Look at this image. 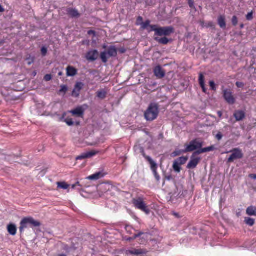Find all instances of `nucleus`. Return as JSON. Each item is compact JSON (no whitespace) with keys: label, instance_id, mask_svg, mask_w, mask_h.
<instances>
[{"label":"nucleus","instance_id":"obj_1","mask_svg":"<svg viewBox=\"0 0 256 256\" xmlns=\"http://www.w3.org/2000/svg\"><path fill=\"white\" fill-rule=\"evenodd\" d=\"M40 226V222L39 221L35 220L32 217L24 218L20 221L19 231L22 234L24 232V230L29 227H38Z\"/></svg>","mask_w":256,"mask_h":256},{"label":"nucleus","instance_id":"obj_2","mask_svg":"<svg viewBox=\"0 0 256 256\" xmlns=\"http://www.w3.org/2000/svg\"><path fill=\"white\" fill-rule=\"evenodd\" d=\"M159 106L156 103H151L144 112V117L148 121H152L156 118L159 113Z\"/></svg>","mask_w":256,"mask_h":256},{"label":"nucleus","instance_id":"obj_3","mask_svg":"<svg viewBox=\"0 0 256 256\" xmlns=\"http://www.w3.org/2000/svg\"><path fill=\"white\" fill-rule=\"evenodd\" d=\"M19 156L14 154L0 152V165H6L18 162Z\"/></svg>","mask_w":256,"mask_h":256},{"label":"nucleus","instance_id":"obj_4","mask_svg":"<svg viewBox=\"0 0 256 256\" xmlns=\"http://www.w3.org/2000/svg\"><path fill=\"white\" fill-rule=\"evenodd\" d=\"M142 153L143 156L146 158V159L149 162L151 169L154 174V176L158 182L160 180V176H158L157 172V164L149 156H146L144 150H142Z\"/></svg>","mask_w":256,"mask_h":256},{"label":"nucleus","instance_id":"obj_5","mask_svg":"<svg viewBox=\"0 0 256 256\" xmlns=\"http://www.w3.org/2000/svg\"><path fill=\"white\" fill-rule=\"evenodd\" d=\"M202 142L198 140H194L191 141L190 144L186 146L184 152H191L194 150L202 148Z\"/></svg>","mask_w":256,"mask_h":256},{"label":"nucleus","instance_id":"obj_6","mask_svg":"<svg viewBox=\"0 0 256 256\" xmlns=\"http://www.w3.org/2000/svg\"><path fill=\"white\" fill-rule=\"evenodd\" d=\"M188 160L187 156H182L176 160L174 162L172 168L175 172L177 173L180 172L181 170L180 166L184 164Z\"/></svg>","mask_w":256,"mask_h":256},{"label":"nucleus","instance_id":"obj_7","mask_svg":"<svg viewBox=\"0 0 256 256\" xmlns=\"http://www.w3.org/2000/svg\"><path fill=\"white\" fill-rule=\"evenodd\" d=\"M174 32V28L172 26L158 27L156 36H169Z\"/></svg>","mask_w":256,"mask_h":256},{"label":"nucleus","instance_id":"obj_8","mask_svg":"<svg viewBox=\"0 0 256 256\" xmlns=\"http://www.w3.org/2000/svg\"><path fill=\"white\" fill-rule=\"evenodd\" d=\"M232 152V154L228 160L227 162L228 163L232 162L234 160L240 159L242 158L244 156L242 150L238 148H234L230 152ZM226 153H228V152H226Z\"/></svg>","mask_w":256,"mask_h":256},{"label":"nucleus","instance_id":"obj_9","mask_svg":"<svg viewBox=\"0 0 256 256\" xmlns=\"http://www.w3.org/2000/svg\"><path fill=\"white\" fill-rule=\"evenodd\" d=\"M133 204L136 208L142 210L146 214H150V210L146 206V204L142 201V199L140 198L136 200L134 199Z\"/></svg>","mask_w":256,"mask_h":256},{"label":"nucleus","instance_id":"obj_10","mask_svg":"<svg viewBox=\"0 0 256 256\" xmlns=\"http://www.w3.org/2000/svg\"><path fill=\"white\" fill-rule=\"evenodd\" d=\"M222 93L224 100L228 104H233L235 103L236 100L230 90L224 89L222 90Z\"/></svg>","mask_w":256,"mask_h":256},{"label":"nucleus","instance_id":"obj_11","mask_svg":"<svg viewBox=\"0 0 256 256\" xmlns=\"http://www.w3.org/2000/svg\"><path fill=\"white\" fill-rule=\"evenodd\" d=\"M98 56L99 53L97 50H92L87 52L86 58L87 60L94 62L98 58Z\"/></svg>","mask_w":256,"mask_h":256},{"label":"nucleus","instance_id":"obj_12","mask_svg":"<svg viewBox=\"0 0 256 256\" xmlns=\"http://www.w3.org/2000/svg\"><path fill=\"white\" fill-rule=\"evenodd\" d=\"M154 76L158 78H162L165 76V71L160 66H156L154 69Z\"/></svg>","mask_w":256,"mask_h":256},{"label":"nucleus","instance_id":"obj_13","mask_svg":"<svg viewBox=\"0 0 256 256\" xmlns=\"http://www.w3.org/2000/svg\"><path fill=\"white\" fill-rule=\"evenodd\" d=\"M200 160V158H196L194 157V156H192L190 160L187 165V168L188 169L194 168L198 164Z\"/></svg>","mask_w":256,"mask_h":256},{"label":"nucleus","instance_id":"obj_14","mask_svg":"<svg viewBox=\"0 0 256 256\" xmlns=\"http://www.w3.org/2000/svg\"><path fill=\"white\" fill-rule=\"evenodd\" d=\"M84 84L82 82H77L72 90V96L74 97H78L80 96V92Z\"/></svg>","mask_w":256,"mask_h":256},{"label":"nucleus","instance_id":"obj_15","mask_svg":"<svg viewBox=\"0 0 256 256\" xmlns=\"http://www.w3.org/2000/svg\"><path fill=\"white\" fill-rule=\"evenodd\" d=\"M84 108L82 106H79L76 108L70 111L72 116H76L78 117H82Z\"/></svg>","mask_w":256,"mask_h":256},{"label":"nucleus","instance_id":"obj_16","mask_svg":"<svg viewBox=\"0 0 256 256\" xmlns=\"http://www.w3.org/2000/svg\"><path fill=\"white\" fill-rule=\"evenodd\" d=\"M7 230L10 234L15 236L16 234L17 228L15 224L10 223L7 226Z\"/></svg>","mask_w":256,"mask_h":256},{"label":"nucleus","instance_id":"obj_17","mask_svg":"<svg viewBox=\"0 0 256 256\" xmlns=\"http://www.w3.org/2000/svg\"><path fill=\"white\" fill-rule=\"evenodd\" d=\"M234 116L236 121H240L244 118L245 113L242 110H237L234 112Z\"/></svg>","mask_w":256,"mask_h":256},{"label":"nucleus","instance_id":"obj_18","mask_svg":"<svg viewBox=\"0 0 256 256\" xmlns=\"http://www.w3.org/2000/svg\"><path fill=\"white\" fill-rule=\"evenodd\" d=\"M218 24L222 28H225L226 27V18L224 16L220 15L218 17Z\"/></svg>","mask_w":256,"mask_h":256},{"label":"nucleus","instance_id":"obj_19","mask_svg":"<svg viewBox=\"0 0 256 256\" xmlns=\"http://www.w3.org/2000/svg\"><path fill=\"white\" fill-rule=\"evenodd\" d=\"M67 12L68 14L72 18H79L80 16V14L78 11L74 8H68L67 10Z\"/></svg>","mask_w":256,"mask_h":256},{"label":"nucleus","instance_id":"obj_20","mask_svg":"<svg viewBox=\"0 0 256 256\" xmlns=\"http://www.w3.org/2000/svg\"><path fill=\"white\" fill-rule=\"evenodd\" d=\"M107 53L110 57H115L117 56V50L115 46H111L108 48Z\"/></svg>","mask_w":256,"mask_h":256},{"label":"nucleus","instance_id":"obj_21","mask_svg":"<svg viewBox=\"0 0 256 256\" xmlns=\"http://www.w3.org/2000/svg\"><path fill=\"white\" fill-rule=\"evenodd\" d=\"M246 214L250 216H256V206H250L247 208Z\"/></svg>","mask_w":256,"mask_h":256},{"label":"nucleus","instance_id":"obj_22","mask_svg":"<svg viewBox=\"0 0 256 256\" xmlns=\"http://www.w3.org/2000/svg\"><path fill=\"white\" fill-rule=\"evenodd\" d=\"M67 72L66 74L68 76H73L76 75L77 70L76 68L72 66H68L66 68Z\"/></svg>","mask_w":256,"mask_h":256},{"label":"nucleus","instance_id":"obj_23","mask_svg":"<svg viewBox=\"0 0 256 256\" xmlns=\"http://www.w3.org/2000/svg\"><path fill=\"white\" fill-rule=\"evenodd\" d=\"M103 176V174L102 172H96L92 176H89L86 178L90 180H98L99 178H102Z\"/></svg>","mask_w":256,"mask_h":256},{"label":"nucleus","instance_id":"obj_24","mask_svg":"<svg viewBox=\"0 0 256 256\" xmlns=\"http://www.w3.org/2000/svg\"><path fill=\"white\" fill-rule=\"evenodd\" d=\"M128 252L130 254L138 256L140 254H145L146 251L142 249H133L132 250H130L128 251Z\"/></svg>","mask_w":256,"mask_h":256},{"label":"nucleus","instance_id":"obj_25","mask_svg":"<svg viewBox=\"0 0 256 256\" xmlns=\"http://www.w3.org/2000/svg\"><path fill=\"white\" fill-rule=\"evenodd\" d=\"M154 40L159 42L160 44H167L169 42V40L166 37H164L162 38H159L158 37H154Z\"/></svg>","mask_w":256,"mask_h":256},{"label":"nucleus","instance_id":"obj_26","mask_svg":"<svg viewBox=\"0 0 256 256\" xmlns=\"http://www.w3.org/2000/svg\"><path fill=\"white\" fill-rule=\"evenodd\" d=\"M200 26L202 27H206V28H212L213 29L215 28V25L212 22H208L205 23L204 21H200Z\"/></svg>","mask_w":256,"mask_h":256},{"label":"nucleus","instance_id":"obj_27","mask_svg":"<svg viewBox=\"0 0 256 256\" xmlns=\"http://www.w3.org/2000/svg\"><path fill=\"white\" fill-rule=\"evenodd\" d=\"M106 92L104 90H98L96 92V96L100 100H104L106 98Z\"/></svg>","mask_w":256,"mask_h":256},{"label":"nucleus","instance_id":"obj_28","mask_svg":"<svg viewBox=\"0 0 256 256\" xmlns=\"http://www.w3.org/2000/svg\"><path fill=\"white\" fill-rule=\"evenodd\" d=\"M114 188L110 184H104L100 186V190L102 192H106L109 190H110Z\"/></svg>","mask_w":256,"mask_h":256},{"label":"nucleus","instance_id":"obj_29","mask_svg":"<svg viewBox=\"0 0 256 256\" xmlns=\"http://www.w3.org/2000/svg\"><path fill=\"white\" fill-rule=\"evenodd\" d=\"M56 184L58 188H60L64 190H66L70 186V185L67 184L66 182H57Z\"/></svg>","mask_w":256,"mask_h":256},{"label":"nucleus","instance_id":"obj_30","mask_svg":"<svg viewBox=\"0 0 256 256\" xmlns=\"http://www.w3.org/2000/svg\"><path fill=\"white\" fill-rule=\"evenodd\" d=\"M244 222L249 226H252L255 223V220L254 218L246 217L244 218Z\"/></svg>","mask_w":256,"mask_h":256},{"label":"nucleus","instance_id":"obj_31","mask_svg":"<svg viewBox=\"0 0 256 256\" xmlns=\"http://www.w3.org/2000/svg\"><path fill=\"white\" fill-rule=\"evenodd\" d=\"M149 234L147 233H143L142 234V236H140V242L141 244H144L146 240L148 238Z\"/></svg>","mask_w":256,"mask_h":256},{"label":"nucleus","instance_id":"obj_32","mask_svg":"<svg viewBox=\"0 0 256 256\" xmlns=\"http://www.w3.org/2000/svg\"><path fill=\"white\" fill-rule=\"evenodd\" d=\"M158 29V26L157 25H150L149 27L146 29L148 32H154L155 34L154 36H156V30Z\"/></svg>","mask_w":256,"mask_h":256},{"label":"nucleus","instance_id":"obj_33","mask_svg":"<svg viewBox=\"0 0 256 256\" xmlns=\"http://www.w3.org/2000/svg\"><path fill=\"white\" fill-rule=\"evenodd\" d=\"M107 52H102L100 55V58L103 62L106 63L108 62V58H107Z\"/></svg>","mask_w":256,"mask_h":256},{"label":"nucleus","instance_id":"obj_34","mask_svg":"<svg viewBox=\"0 0 256 256\" xmlns=\"http://www.w3.org/2000/svg\"><path fill=\"white\" fill-rule=\"evenodd\" d=\"M185 152H184V150H176L172 153V156L173 157H175V156L180 155L182 153H185Z\"/></svg>","mask_w":256,"mask_h":256},{"label":"nucleus","instance_id":"obj_35","mask_svg":"<svg viewBox=\"0 0 256 256\" xmlns=\"http://www.w3.org/2000/svg\"><path fill=\"white\" fill-rule=\"evenodd\" d=\"M150 22L149 20L146 21L145 22H143L142 24L141 25V28L142 30H146L148 28V27L150 26Z\"/></svg>","mask_w":256,"mask_h":256},{"label":"nucleus","instance_id":"obj_36","mask_svg":"<svg viewBox=\"0 0 256 256\" xmlns=\"http://www.w3.org/2000/svg\"><path fill=\"white\" fill-rule=\"evenodd\" d=\"M198 80L200 86H202L203 84H204V76L202 73L199 74Z\"/></svg>","mask_w":256,"mask_h":256},{"label":"nucleus","instance_id":"obj_37","mask_svg":"<svg viewBox=\"0 0 256 256\" xmlns=\"http://www.w3.org/2000/svg\"><path fill=\"white\" fill-rule=\"evenodd\" d=\"M68 87L66 85H62L60 86V89L59 91L60 93H64V94H66V92L68 91Z\"/></svg>","mask_w":256,"mask_h":256},{"label":"nucleus","instance_id":"obj_38","mask_svg":"<svg viewBox=\"0 0 256 256\" xmlns=\"http://www.w3.org/2000/svg\"><path fill=\"white\" fill-rule=\"evenodd\" d=\"M214 150V146H212L208 147V148H204L203 150H202V152H204H204H209L210 151H212Z\"/></svg>","mask_w":256,"mask_h":256},{"label":"nucleus","instance_id":"obj_39","mask_svg":"<svg viewBox=\"0 0 256 256\" xmlns=\"http://www.w3.org/2000/svg\"><path fill=\"white\" fill-rule=\"evenodd\" d=\"M87 158H87L86 154V153H85V154H82L81 155L77 156L76 158V160H84V159Z\"/></svg>","mask_w":256,"mask_h":256},{"label":"nucleus","instance_id":"obj_40","mask_svg":"<svg viewBox=\"0 0 256 256\" xmlns=\"http://www.w3.org/2000/svg\"><path fill=\"white\" fill-rule=\"evenodd\" d=\"M96 154H97V152L95 151H91L86 153L88 158L92 157V156Z\"/></svg>","mask_w":256,"mask_h":256},{"label":"nucleus","instance_id":"obj_41","mask_svg":"<svg viewBox=\"0 0 256 256\" xmlns=\"http://www.w3.org/2000/svg\"><path fill=\"white\" fill-rule=\"evenodd\" d=\"M232 22L233 26H236L237 25L238 20V18L236 16H233L232 20Z\"/></svg>","mask_w":256,"mask_h":256},{"label":"nucleus","instance_id":"obj_42","mask_svg":"<svg viewBox=\"0 0 256 256\" xmlns=\"http://www.w3.org/2000/svg\"><path fill=\"white\" fill-rule=\"evenodd\" d=\"M209 84L211 89L213 90H215L216 88L214 82V81H210Z\"/></svg>","mask_w":256,"mask_h":256},{"label":"nucleus","instance_id":"obj_43","mask_svg":"<svg viewBox=\"0 0 256 256\" xmlns=\"http://www.w3.org/2000/svg\"><path fill=\"white\" fill-rule=\"evenodd\" d=\"M202 150H203V148H201L199 150H198L197 151L194 152V153L192 154V156H194V157H195V156L196 155H198L200 154H202V153H204V152H202Z\"/></svg>","mask_w":256,"mask_h":256},{"label":"nucleus","instance_id":"obj_44","mask_svg":"<svg viewBox=\"0 0 256 256\" xmlns=\"http://www.w3.org/2000/svg\"><path fill=\"white\" fill-rule=\"evenodd\" d=\"M48 50L46 47H42L41 49V53L42 56H45L47 53Z\"/></svg>","mask_w":256,"mask_h":256},{"label":"nucleus","instance_id":"obj_45","mask_svg":"<svg viewBox=\"0 0 256 256\" xmlns=\"http://www.w3.org/2000/svg\"><path fill=\"white\" fill-rule=\"evenodd\" d=\"M142 18L141 16H138L136 20V24L138 25H142Z\"/></svg>","mask_w":256,"mask_h":256},{"label":"nucleus","instance_id":"obj_46","mask_svg":"<svg viewBox=\"0 0 256 256\" xmlns=\"http://www.w3.org/2000/svg\"><path fill=\"white\" fill-rule=\"evenodd\" d=\"M246 20H250L252 19V12H249L246 16Z\"/></svg>","mask_w":256,"mask_h":256},{"label":"nucleus","instance_id":"obj_47","mask_svg":"<svg viewBox=\"0 0 256 256\" xmlns=\"http://www.w3.org/2000/svg\"><path fill=\"white\" fill-rule=\"evenodd\" d=\"M142 232H140L138 234H135L132 237L130 238L132 239V240H134L136 239V238L142 236Z\"/></svg>","mask_w":256,"mask_h":256},{"label":"nucleus","instance_id":"obj_48","mask_svg":"<svg viewBox=\"0 0 256 256\" xmlns=\"http://www.w3.org/2000/svg\"><path fill=\"white\" fill-rule=\"evenodd\" d=\"M52 79V76L50 74H46L44 77V80L46 81H50Z\"/></svg>","mask_w":256,"mask_h":256},{"label":"nucleus","instance_id":"obj_49","mask_svg":"<svg viewBox=\"0 0 256 256\" xmlns=\"http://www.w3.org/2000/svg\"><path fill=\"white\" fill-rule=\"evenodd\" d=\"M216 138H217L218 140H220L222 138V134L219 132L216 135Z\"/></svg>","mask_w":256,"mask_h":256},{"label":"nucleus","instance_id":"obj_50","mask_svg":"<svg viewBox=\"0 0 256 256\" xmlns=\"http://www.w3.org/2000/svg\"><path fill=\"white\" fill-rule=\"evenodd\" d=\"M66 122L68 126H72L74 124V122L72 119H68L66 120Z\"/></svg>","mask_w":256,"mask_h":256},{"label":"nucleus","instance_id":"obj_51","mask_svg":"<svg viewBox=\"0 0 256 256\" xmlns=\"http://www.w3.org/2000/svg\"><path fill=\"white\" fill-rule=\"evenodd\" d=\"M236 86L238 87V88H242L244 86V84L242 82H236Z\"/></svg>","mask_w":256,"mask_h":256},{"label":"nucleus","instance_id":"obj_52","mask_svg":"<svg viewBox=\"0 0 256 256\" xmlns=\"http://www.w3.org/2000/svg\"><path fill=\"white\" fill-rule=\"evenodd\" d=\"M188 4L190 8H192L194 6V2L192 0H188Z\"/></svg>","mask_w":256,"mask_h":256},{"label":"nucleus","instance_id":"obj_53","mask_svg":"<svg viewBox=\"0 0 256 256\" xmlns=\"http://www.w3.org/2000/svg\"><path fill=\"white\" fill-rule=\"evenodd\" d=\"M250 177L252 179L256 180V174H250Z\"/></svg>","mask_w":256,"mask_h":256},{"label":"nucleus","instance_id":"obj_54","mask_svg":"<svg viewBox=\"0 0 256 256\" xmlns=\"http://www.w3.org/2000/svg\"><path fill=\"white\" fill-rule=\"evenodd\" d=\"M118 51H119L120 53L123 54V53L125 52L126 50H125V49H124V48H120V49H119V50H118Z\"/></svg>","mask_w":256,"mask_h":256},{"label":"nucleus","instance_id":"obj_55","mask_svg":"<svg viewBox=\"0 0 256 256\" xmlns=\"http://www.w3.org/2000/svg\"><path fill=\"white\" fill-rule=\"evenodd\" d=\"M200 87L202 88V91L204 92H206V88H205L204 84H203L202 86H200Z\"/></svg>","mask_w":256,"mask_h":256},{"label":"nucleus","instance_id":"obj_56","mask_svg":"<svg viewBox=\"0 0 256 256\" xmlns=\"http://www.w3.org/2000/svg\"><path fill=\"white\" fill-rule=\"evenodd\" d=\"M165 179H167L168 180H170L172 179L171 176H166Z\"/></svg>","mask_w":256,"mask_h":256},{"label":"nucleus","instance_id":"obj_57","mask_svg":"<svg viewBox=\"0 0 256 256\" xmlns=\"http://www.w3.org/2000/svg\"><path fill=\"white\" fill-rule=\"evenodd\" d=\"M4 8L0 4V12H4Z\"/></svg>","mask_w":256,"mask_h":256},{"label":"nucleus","instance_id":"obj_58","mask_svg":"<svg viewBox=\"0 0 256 256\" xmlns=\"http://www.w3.org/2000/svg\"><path fill=\"white\" fill-rule=\"evenodd\" d=\"M218 116H219L220 117H221V116H222V112H218Z\"/></svg>","mask_w":256,"mask_h":256},{"label":"nucleus","instance_id":"obj_59","mask_svg":"<svg viewBox=\"0 0 256 256\" xmlns=\"http://www.w3.org/2000/svg\"><path fill=\"white\" fill-rule=\"evenodd\" d=\"M62 74H63V73H62V72H58V75L59 76H62Z\"/></svg>","mask_w":256,"mask_h":256},{"label":"nucleus","instance_id":"obj_60","mask_svg":"<svg viewBox=\"0 0 256 256\" xmlns=\"http://www.w3.org/2000/svg\"><path fill=\"white\" fill-rule=\"evenodd\" d=\"M75 184H76V186H82L80 184V182H76V183Z\"/></svg>","mask_w":256,"mask_h":256},{"label":"nucleus","instance_id":"obj_61","mask_svg":"<svg viewBox=\"0 0 256 256\" xmlns=\"http://www.w3.org/2000/svg\"><path fill=\"white\" fill-rule=\"evenodd\" d=\"M76 184H73L72 186V188L74 189V188H76Z\"/></svg>","mask_w":256,"mask_h":256},{"label":"nucleus","instance_id":"obj_62","mask_svg":"<svg viewBox=\"0 0 256 256\" xmlns=\"http://www.w3.org/2000/svg\"><path fill=\"white\" fill-rule=\"evenodd\" d=\"M91 33L94 34V31H92V30H90V31L88 32V34H90Z\"/></svg>","mask_w":256,"mask_h":256},{"label":"nucleus","instance_id":"obj_63","mask_svg":"<svg viewBox=\"0 0 256 256\" xmlns=\"http://www.w3.org/2000/svg\"><path fill=\"white\" fill-rule=\"evenodd\" d=\"M58 256H66L64 254H60L58 255Z\"/></svg>","mask_w":256,"mask_h":256},{"label":"nucleus","instance_id":"obj_64","mask_svg":"<svg viewBox=\"0 0 256 256\" xmlns=\"http://www.w3.org/2000/svg\"><path fill=\"white\" fill-rule=\"evenodd\" d=\"M244 25L243 24H240V27L241 28H244Z\"/></svg>","mask_w":256,"mask_h":256}]
</instances>
